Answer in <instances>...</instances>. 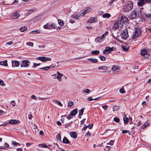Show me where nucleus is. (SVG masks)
I'll return each instance as SVG.
<instances>
[{
	"mask_svg": "<svg viewBox=\"0 0 151 151\" xmlns=\"http://www.w3.org/2000/svg\"><path fill=\"white\" fill-rule=\"evenodd\" d=\"M141 33L140 28H136L134 33L132 36L133 38H136L138 36L141 35Z\"/></svg>",
	"mask_w": 151,
	"mask_h": 151,
	"instance_id": "nucleus-3",
	"label": "nucleus"
},
{
	"mask_svg": "<svg viewBox=\"0 0 151 151\" xmlns=\"http://www.w3.org/2000/svg\"><path fill=\"white\" fill-rule=\"evenodd\" d=\"M20 14H19L17 12H15L11 16V18L13 19H17L20 17Z\"/></svg>",
	"mask_w": 151,
	"mask_h": 151,
	"instance_id": "nucleus-12",
	"label": "nucleus"
},
{
	"mask_svg": "<svg viewBox=\"0 0 151 151\" xmlns=\"http://www.w3.org/2000/svg\"><path fill=\"white\" fill-rule=\"evenodd\" d=\"M82 16H83V15L81 13L80 14L78 15L73 14L71 16V17L75 19H79V17Z\"/></svg>",
	"mask_w": 151,
	"mask_h": 151,
	"instance_id": "nucleus-19",
	"label": "nucleus"
},
{
	"mask_svg": "<svg viewBox=\"0 0 151 151\" xmlns=\"http://www.w3.org/2000/svg\"><path fill=\"white\" fill-rule=\"evenodd\" d=\"M122 27V25H121L117 20L115 22L113 26V29L114 30H116L117 29L120 30L121 29Z\"/></svg>",
	"mask_w": 151,
	"mask_h": 151,
	"instance_id": "nucleus-5",
	"label": "nucleus"
},
{
	"mask_svg": "<svg viewBox=\"0 0 151 151\" xmlns=\"http://www.w3.org/2000/svg\"><path fill=\"white\" fill-rule=\"evenodd\" d=\"M129 132V130H122V134H125V133L128 132Z\"/></svg>",
	"mask_w": 151,
	"mask_h": 151,
	"instance_id": "nucleus-58",
	"label": "nucleus"
},
{
	"mask_svg": "<svg viewBox=\"0 0 151 151\" xmlns=\"http://www.w3.org/2000/svg\"><path fill=\"white\" fill-rule=\"evenodd\" d=\"M99 53V51L98 50L93 51L91 52V54L94 55H96Z\"/></svg>",
	"mask_w": 151,
	"mask_h": 151,
	"instance_id": "nucleus-30",
	"label": "nucleus"
},
{
	"mask_svg": "<svg viewBox=\"0 0 151 151\" xmlns=\"http://www.w3.org/2000/svg\"><path fill=\"white\" fill-rule=\"evenodd\" d=\"M87 60H88L89 61L94 63H96L98 62L97 60L95 58H88Z\"/></svg>",
	"mask_w": 151,
	"mask_h": 151,
	"instance_id": "nucleus-23",
	"label": "nucleus"
},
{
	"mask_svg": "<svg viewBox=\"0 0 151 151\" xmlns=\"http://www.w3.org/2000/svg\"><path fill=\"white\" fill-rule=\"evenodd\" d=\"M30 62L28 60H22L21 63V67H27L30 65Z\"/></svg>",
	"mask_w": 151,
	"mask_h": 151,
	"instance_id": "nucleus-8",
	"label": "nucleus"
},
{
	"mask_svg": "<svg viewBox=\"0 0 151 151\" xmlns=\"http://www.w3.org/2000/svg\"><path fill=\"white\" fill-rule=\"evenodd\" d=\"M121 36L122 39H126L128 37L127 30H124L121 33Z\"/></svg>",
	"mask_w": 151,
	"mask_h": 151,
	"instance_id": "nucleus-7",
	"label": "nucleus"
},
{
	"mask_svg": "<svg viewBox=\"0 0 151 151\" xmlns=\"http://www.w3.org/2000/svg\"><path fill=\"white\" fill-rule=\"evenodd\" d=\"M56 138L59 141H61V137L60 134H58L56 137Z\"/></svg>",
	"mask_w": 151,
	"mask_h": 151,
	"instance_id": "nucleus-41",
	"label": "nucleus"
},
{
	"mask_svg": "<svg viewBox=\"0 0 151 151\" xmlns=\"http://www.w3.org/2000/svg\"><path fill=\"white\" fill-rule=\"evenodd\" d=\"M40 65V63H39L38 64L36 63H34L33 64V65L32 67L33 68H35L37 66Z\"/></svg>",
	"mask_w": 151,
	"mask_h": 151,
	"instance_id": "nucleus-49",
	"label": "nucleus"
},
{
	"mask_svg": "<svg viewBox=\"0 0 151 151\" xmlns=\"http://www.w3.org/2000/svg\"><path fill=\"white\" fill-rule=\"evenodd\" d=\"M0 85L2 86H5V84L4 83L3 81L0 79Z\"/></svg>",
	"mask_w": 151,
	"mask_h": 151,
	"instance_id": "nucleus-45",
	"label": "nucleus"
},
{
	"mask_svg": "<svg viewBox=\"0 0 151 151\" xmlns=\"http://www.w3.org/2000/svg\"><path fill=\"white\" fill-rule=\"evenodd\" d=\"M0 65H4L5 66H7L8 65L7 60H5L4 61L0 62Z\"/></svg>",
	"mask_w": 151,
	"mask_h": 151,
	"instance_id": "nucleus-21",
	"label": "nucleus"
},
{
	"mask_svg": "<svg viewBox=\"0 0 151 151\" xmlns=\"http://www.w3.org/2000/svg\"><path fill=\"white\" fill-rule=\"evenodd\" d=\"M141 54L145 58H148L150 55L148 52L146 50L144 49L141 50Z\"/></svg>",
	"mask_w": 151,
	"mask_h": 151,
	"instance_id": "nucleus-9",
	"label": "nucleus"
},
{
	"mask_svg": "<svg viewBox=\"0 0 151 151\" xmlns=\"http://www.w3.org/2000/svg\"><path fill=\"white\" fill-rule=\"evenodd\" d=\"M43 27L45 29H50L51 28V26L47 24L43 26Z\"/></svg>",
	"mask_w": 151,
	"mask_h": 151,
	"instance_id": "nucleus-33",
	"label": "nucleus"
},
{
	"mask_svg": "<svg viewBox=\"0 0 151 151\" xmlns=\"http://www.w3.org/2000/svg\"><path fill=\"white\" fill-rule=\"evenodd\" d=\"M103 17L104 18H109L111 17L110 14L108 13H105L103 15Z\"/></svg>",
	"mask_w": 151,
	"mask_h": 151,
	"instance_id": "nucleus-27",
	"label": "nucleus"
},
{
	"mask_svg": "<svg viewBox=\"0 0 151 151\" xmlns=\"http://www.w3.org/2000/svg\"><path fill=\"white\" fill-rule=\"evenodd\" d=\"M122 48L124 51H126L128 50L129 47L127 45H122Z\"/></svg>",
	"mask_w": 151,
	"mask_h": 151,
	"instance_id": "nucleus-28",
	"label": "nucleus"
},
{
	"mask_svg": "<svg viewBox=\"0 0 151 151\" xmlns=\"http://www.w3.org/2000/svg\"><path fill=\"white\" fill-rule=\"evenodd\" d=\"M97 21L96 18L94 17H91L88 20V22L90 23L96 22Z\"/></svg>",
	"mask_w": 151,
	"mask_h": 151,
	"instance_id": "nucleus-14",
	"label": "nucleus"
},
{
	"mask_svg": "<svg viewBox=\"0 0 151 151\" xmlns=\"http://www.w3.org/2000/svg\"><path fill=\"white\" fill-rule=\"evenodd\" d=\"M27 29V28L26 27H21L20 29V31L22 32H24Z\"/></svg>",
	"mask_w": 151,
	"mask_h": 151,
	"instance_id": "nucleus-36",
	"label": "nucleus"
},
{
	"mask_svg": "<svg viewBox=\"0 0 151 151\" xmlns=\"http://www.w3.org/2000/svg\"><path fill=\"white\" fill-rule=\"evenodd\" d=\"M17 144H18L16 142L13 141H12V145L14 146H16L17 145Z\"/></svg>",
	"mask_w": 151,
	"mask_h": 151,
	"instance_id": "nucleus-51",
	"label": "nucleus"
},
{
	"mask_svg": "<svg viewBox=\"0 0 151 151\" xmlns=\"http://www.w3.org/2000/svg\"><path fill=\"white\" fill-rule=\"evenodd\" d=\"M100 60L103 61H104L106 60V58L103 56H100L99 57Z\"/></svg>",
	"mask_w": 151,
	"mask_h": 151,
	"instance_id": "nucleus-47",
	"label": "nucleus"
},
{
	"mask_svg": "<svg viewBox=\"0 0 151 151\" xmlns=\"http://www.w3.org/2000/svg\"><path fill=\"white\" fill-rule=\"evenodd\" d=\"M70 136L74 138H76L77 137V134L76 132H70Z\"/></svg>",
	"mask_w": 151,
	"mask_h": 151,
	"instance_id": "nucleus-18",
	"label": "nucleus"
},
{
	"mask_svg": "<svg viewBox=\"0 0 151 151\" xmlns=\"http://www.w3.org/2000/svg\"><path fill=\"white\" fill-rule=\"evenodd\" d=\"M63 74H60L59 75H58L57 76V79L60 81H62L61 79V77L63 76Z\"/></svg>",
	"mask_w": 151,
	"mask_h": 151,
	"instance_id": "nucleus-31",
	"label": "nucleus"
},
{
	"mask_svg": "<svg viewBox=\"0 0 151 151\" xmlns=\"http://www.w3.org/2000/svg\"><path fill=\"white\" fill-rule=\"evenodd\" d=\"M95 41L97 42H101L104 40L100 36L97 37L95 39Z\"/></svg>",
	"mask_w": 151,
	"mask_h": 151,
	"instance_id": "nucleus-20",
	"label": "nucleus"
},
{
	"mask_svg": "<svg viewBox=\"0 0 151 151\" xmlns=\"http://www.w3.org/2000/svg\"><path fill=\"white\" fill-rule=\"evenodd\" d=\"M11 104L12 106H14L16 105V103L14 101H11Z\"/></svg>",
	"mask_w": 151,
	"mask_h": 151,
	"instance_id": "nucleus-53",
	"label": "nucleus"
},
{
	"mask_svg": "<svg viewBox=\"0 0 151 151\" xmlns=\"http://www.w3.org/2000/svg\"><path fill=\"white\" fill-rule=\"evenodd\" d=\"M31 98H32V99H33L35 100H36L37 99V97L35 96V95H32L31 96Z\"/></svg>",
	"mask_w": 151,
	"mask_h": 151,
	"instance_id": "nucleus-60",
	"label": "nucleus"
},
{
	"mask_svg": "<svg viewBox=\"0 0 151 151\" xmlns=\"http://www.w3.org/2000/svg\"><path fill=\"white\" fill-rule=\"evenodd\" d=\"M90 90L88 89H87L85 90H84L83 92L85 93H88L90 92Z\"/></svg>",
	"mask_w": 151,
	"mask_h": 151,
	"instance_id": "nucleus-54",
	"label": "nucleus"
},
{
	"mask_svg": "<svg viewBox=\"0 0 151 151\" xmlns=\"http://www.w3.org/2000/svg\"><path fill=\"white\" fill-rule=\"evenodd\" d=\"M145 16L147 18L150 17L151 16V14H145Z\"/></svg>",
	"mask_w": 151,
	"mask_h": 151,
	"instance_id": "nucleus-64",
	"label": "nucleus"
},
{
	"mask_svg": "<svg viewBox=\"0 0 151 151\" xmlns=\"http://www.w3.org/2000/svg\"><path fill=\"white\" fill-rule=\"evenodd\" d=\"M50 26L51 27H52L53 28H55L56 27L55 24L54 23L51 24V25Z\"/></svg>",
	"mask_w": 151,
	"mask_h": 151,
	"instance_id": "nucleus-61",
	"label": "nucleus"
},
{
	"mask_svg": "<svg viewBox=\"0 0 151 151\" xmlns=\"http://www.w3.org/2000/svg\"><path fill=\"white\" fill-rule=\"evenodd\" d=\"M119 106H114L113 108V111H116L119 110Z\"/></svg>",
	"mask_w": 151,
	"mask_h": 151,
	"instance_id": "nucleus-32",
	"label": "nucleus"
},
{
	"mask_svg": "<svg viewBox=\"0 0 151 151\" xmlns=\"http://www.w3.org/2000/svg\"><path fill=\"white\" fill-rule=\"evenodd\" d=\"M114 143V141L113 140H111L110 141L109 143H107V145H113Z\"/></svg>",
	"mask_w": 151,
	"mask_h": 151,
	"instance_id": "nucleus-52",
	"label": "nucleus"
},
{
	"mask_svg": "<svg viewBox=\"0 0 151 151\" xmlns=\"http://www.w3.org/2000/svg\"><path fill=\"white\" fill-rule=\"evenodd\" d=\"M71 116L72 115H71L70 114L68 116H67L66 115H64L62 116L61 117H63V116H66L68 119H70L72 118V117H71Z\"/></svg>",
	"mask_w": 151,
	"mask_h": 151,
	"instance_id": "nucleus-43",
	"label": "nucleus"
},
{
	"mask_svg": "<svg viewBox=\"0 0 151 151\" xmlns=\"http://www.w3.org/2000/svg\"><path fill=\"white\" fill-rule=\"evenodd\" d=\"M9 145L7 143L5 142L4 144V146L0 147V149L6 150L9 148Z\"/></svg>",
	"mask_w": 151,
	"mask_h": 151,
	"instance_id": "nucleus-16",
	"label": "nucleus"
},
{
	"mask_svg": "<svg viewBox=\"0 0 151 151\" xmlns=\"http://www.w3.org/2000/svg\"><path fill=\"white\" fill-rule=\"evenodd\" d=\"M51 60V58L48 57H45V62H46L47 61H50Z\"/></svg>",
	"mask_w": 151,
	"mask_h": 151,
	"instance_id": "nucleus-56",
	"label": "nucleus"
},
{
	"mask_svg": "<svg viewBox=\"0 0 151 151\" xmlns=\"http://www.w3.org/2000/svg\"><path fill=\"white\" fill-rule=\"evenodd\" d=\"M78 112V109H75L71 111L70 113V115L72 116H74L77 114Z\"/></svg>",
	"mask_w": 151,
	"mask_h": 151,
	"instance_id": "nucleus-17",
	"label": "nucleus"
},
{
	"mask_svg": "<svg viewBox=\"0 0 151 151\" xmlns=\"http://www.w3.org/2000/svg\"><path fill=\"white\" fill-rule=\"evenodd\" d=\"M107 67L105 66H102L99 67L98 69L99 70H106L107 69Z\"/></svg>",
	"mask_w": 151,
	"mask_h": 151,
	"instance_id": "nucleus-26",
	"label": "nucleus"
},
{
	"mask_svg": "<svg viewBox=\"0 0 151 151\" xmlns=\"http://www.w3.org/2000/svg\"><path fill=\"white\" fill-rule=\"evenodd\" d=\"M133 7V3L132 1H128L124 6L123 9L125 12H128L131 10Z\"/></svg>",
	"mask_w": 151,
	"mask_h": 151,
	"instance_id": "nucleus-1",
	"label": "nucleus"
},
{
	"mask_svg": "<svg viewBox=\"0 0 151 151\" xmlns=\"http://www.w3.org/2000/svg\"><path fill=\"white\" fill-rule=\"evenodd\" d=\"M139 16L138 11L135 10L132 12L131 13L130 18L131 19H134Z\"/></svg>",
	"mask_w": 151,
	"mask_h": 151,
	"instance_id": "nucleus-4",
	"label": "nucleus"
},
{
	"mask_svg": "<svg viewBox=\"0 0 151 151\" xmlns=\"http://www.w3.org/2000/svg\"><path fill=\"white\" fill-rule=\"evenodd\" d=\"M119 92L120 93H124L125 92V91L123 88H121L119 90Z\"/></svg>",
	"mask_w": 151,
	"mask_h": 151,
	"instance_id": "nucleus-50",
	"label": "nucleus"
},
{
	"mask_svg": "<svg viewBox=\"0 0 151 151\" xmlns=\"http://www.w3.org/2000/svg\"><path fill=\"white\" fill-rule=\"evenodd\" d=\"M58 23L60 25V26H63L64 25V23H63V21L62 20H58Z\"/></svg>",
	"mask_w": 151,
	"mask_h": 151,
	"instance_id": "nucleus-40",
	"label": "nucleus"
},
{
	"mask_svg": "<svg viewBox=\"0 0 151 151\" xmlns=\"http://www.w3.org/2000/svg\"><path fill=\"white\" fill-rule=\"evenodd\" d=\"M87 100L88 101H90L91 100H92L93 99H92V98L91 97L89 96L88 97V98H87Z\"/></svg>",
	"mask_w": 151,
	"mask_h": 151,
	"instance_id": "nucleus-63",
	"label": "nucleus"
},
{
	"mask_svg": "<svg viewBox=\"0 0 151 151\" xmlns=\"http://www.w3.org/2000/svg\"><path fill=\"white\" fill-rule=\"evenodd\" d=\"M55 103L56 104H58V105L61 106H63V104H62L59 101H58V100H55Z\"/></svg>",
	"mask_w": 151,
	"mask_h": 151,
	"instance_id": "nucleus-46",
	"label": "nucleus"
},
{
	"mask_svg": "<svg viewBox=\"0 0 151 151\" xmlns=\"http://www.w3.org/2000/svg\"><path fill=\"white\" fill-rule=\"evenodd\" d=\"M111 69L112 70H116L119 69V66L117 65L113 66L112 68Z\"/></svg>",
	"mask_w": 151,
	"mask_h": 151,
	"instance_id": "nucleus-38",
	"label": "nucleus"
},
{
	"mask_svg": "<svg viewBox=\"0 0 151 151\" xmlns=\"http://www.w3.org/2000/svg\"><path fill=\"white\" fill-rule=\"evenodd\" d=\"M50 68V67L46 66L43 68H39L40 69L44 70H47Z\"/></svg>",
	"mask_w": 151,
	"mask_h": 151,
	"instance_id": "nucleus-42",
	"label": "nucleus"
},
{
	"mask_svg": "<svg viewBox=\"0 0 151 151\" xmlns=\"http://www.w3.org/2000/svg\"><path fill=\"white\" fill-rule=\"evenodd\" d=\"M17 120L15 119H11L10 120L9 122L8 123H9L11 124H14L17 123ZM8 124V123H7L6 124H4L3 125L4 126H6V124Z\"/></svg>",
	"mask_w": 151,
	"mask_h": 151,
	"instance_id": "nucleus-15",
	"label": "nucleus"
},
{
	"mask_svg": "<svg viewBox=\"0 0 151 151\" xmlns=\"http://www.w3.org/2000/svg\"><path fill=\"white\" fill-rule=\"evenodd\" d=\"M91 11V8L90 7H87L85 8L84 11H81L80 13H81V14L83 16H84L87 13Z\"/></svg>",
	"mask_w": 151,
	"mask_h": 151,
	"instance_id": "nucleus-10",
	"label": "nucleus"
},
{
	"mask_svg": "<svg viewBox=\"0 0 151 151\" xmlns=\"http://www.w3.org/2000/svg\"><path fill=\"white\" fill-rule=\"evenodd\" d=\"M84 109L83 108L79 111V115L81 116L83 114Z\"/></svg>",
	"mask_w": 151,
	"mask_h": 151,
	"instance_id": "nucleus-37",
	"label": "nucleus"
},
{
	"mask_svg": "<svg viewBox=\"0 0 151 151\" xmlns=\"http://www.w3.org/2000/svg\"><path fill=\"white\" fill-rule=\"evenodd\" d=\"M108 106L106 105L104 106H102V108L104 109L105 110H106L107 109V108L108 107Z\"/></svg>",
	"mask_w": 151,
	"mask_h": 151,
	"instance_id": "nucleus-59",
	"label": "nucleus"
},
{
	"mask_svg": "<svg viewBox=\"0 0 151 151\" xmlns=\"http://www.w3.org/2000/svg\"><path fill=\"white\" fill-rule=\"evenodd\" d=\"M12 63L13 67H18L20 65L19 61L16 60H12Z\"/></svg>",
	"mask_w": 151,
	"mask_h": 151,
	"instance_id": "nucleus-13",
	"label": "nucleus"
},
{
	"mask_svg": "<svg viewBox=\"0 0 151 151\" xmlns=\"http://www.w3.org/2000/svg\"><path fill=\"white\" fill-rule=\"evenodd\" d=\"M36 60H39L42 62H45V57H40L36 58Z\"/></svg>",
	"mask_w": 151,
	"mask_h": 151,
	"instance_id": "nucleus-22",
	"label": "nucleus"
},
{
	"mask_svg": "<svg viewBox=\"0 0 151 151\" xmlns=\"http://www.w3.org/2000/svg\"><path fill=\"white\" fill-rule=\"evenodd\" d=\"M123 120L125 124H127V123L128 122V119L126 115L123 116Z\"/></svg>",
	"mask_w": 151,
	"mask_h": 151,
	"instance_id": "nucleus-25",
	"label": "nucleus"
},
{
	"mask_svg": "<svg viewBox=\"0 0 151 151\" xmlns=\"http://www.w3.org/2000/svg\"><path fill=\"white\" fill-rule=\"evenodd\" d=\"M32 145V144L31 143H26V146L27 147H29Z\"/></svg>",
	"mask_w": 151,
	"mask_h": 151,
	"instance_id": "nucleus-62",
	"label": "nucleus"
},
{
	"mask_svg": "<svg viewBox=\"0 0 151 151\" xmlns=\"http://www.w3.org/2000/svg\"><path fill=\"white\" fill-rule=\"evenodd\" d=\"M108 33L109 32L108 31H106L104 34L102 35L101 36H100L102 38L103 40H104L105 37L107 35Z\"/></svg>",
	"mask_w": 151,
	"mask_h": 151,
	"instance_id": "nucleus-29",
	"label": "nucleus"
},
{
	"mask_svg": "<svg viewBox=\"0 0 151 151\" xmlns=\"http://www.w3.org/2000/svg\"><path fill=\"white\" fill-rule=\"evenodd\" d=\"M73 102L72 101H69L68 102V107H71L73 105Z\"/></svg>",
	"mask_w": 151,
	"mask_h": 151,
	"instance_id": "nucleus-35",
	"label": "nucleus"
},
{
	"mask_svg": "<svg viewBox=\"0 0 151 151\" xmlns=\"http://www.w3.org/2000/svg\"><path fill=\"white\" fill-rule=\"evenodd\" d=\"M151 1V0H139L137 3L138 5L139 6H141L147 2Z\"/></svg>",
	"mask_w": 151,
	"mask_h": 151,
	"instance_id": "nucleus-11",
	"label": "nucleus"
},
{
	"mask_svg": "<svg viewBox=\"0 0 151 151\" xmlns=\"http://www.w3.org/2000/svg\"><path fill=\"white\" fill-rule=\"evenodd\" d=\"M40 31L39 30H36L35 31H32L30 32V33H33L35 34H36L37 33H40Z\"/></svg>",
	"mask_w": 151,
	"mask_h": 151,
	"instance_id": "nucleus-39",
	"label": "nucleus"
},
{
	"mask_svg": "<svg viewBox=\"0 0 151 151\" xmlns=\"http://www.w3.org/2000/svg\"><path fill=\"white\" fill-rule=\"evenodd\" d=\"M26 44L28 46H31L32 47H33L34 45L33 43L31 42H28L26 43Z\"/></svg>",
	"mask_w": 151,
	"mask_h": 151,
	"instance_id": "nucleus-44",
	"label": "nucleus"
},
{
	"mask_svg": "<svg viewBox=\"0 0 151 151\" xmlns=\"http://www.w3.org/2000/svg\"><path fill=\"white\" fill-rule=\"evenodd\" d=\"M38 147H41L47 148V145L45 144H40L38 145Z\"/></svg>",
	"mask_w": 151,
	"mask_h": 151,
	"instance_id": "nucleus-34",
	"label": "nucleus"
},
{
	"mask_svg": "<svg viewBox=\"0 0 151 151\" xmlns=\"http://www.w3.org/2000/svg\"><path fill=\"white\" fill-rule=\"evenodd\" d=\"M117 20L120 24L122 25V26H123V24H124L125 23H127L128 21L127 18L122 15H120L119 16Z\"/></svg>",
	"mask_w": 151,
	"mask_h": 151,
	"instance_id": "nucleus-2",
	"label": "nucleus"
},
{
	"mask_svg": "<svg viewBox=\"0 0 151 151\" xmlns=\"http://www.w3.org/2000/svg\"><path fill=\"white\" fill-rule=\"evenodd\" d=\"M115 49L114 47L111 48L109 47H106L103 51V53L105 54H108Z\"/></svg>",
	"mask_w": 151,
	"mask_h": 151,
	"instance_id": "nucleus-6",
	"label": "nucleus"
},
{
	"mask_svg": "<svg viewBox=\"0 0 151 151\" xmlns=\"http://www.w3.org/2000/svg\"><path fill=\"white\" fill-rule=\"evenodd\" d=\"M13 42L12 41H10L9 42H7L6 43V45H11L13 44Z\"/></svg>",
	"mask_w": 151,
	"mask_h": 151,
	"instance_id": "nucleus-55",
	"label": "nucleus"
},
{
	"mask_svg": "<svg viewBox=\"0 0 151 151\" xmlns=\"http://www.w3.org/2000/svg\"><path fill=\"white\" fill-rule=\"evenodd\" d=\"M93 124H90L89 125H88V126H86V127H87V128L88 127L89 129H91L92 128V127H93Z\"/></svg>",
	"mask_w": 151,
	"mask_h": 151,
	"instance_id": "nucleus-57",
	"label": "nucleus"
},
{
	"mask_svg": "<svg viewBox=\"0 0 151 151\" xmlns=\"http://www.w3.org/2000/svg\"><path fill=\"white\" fill-rule=\"evenodd\" d=\"M63 142L65 144H69L70 142L66 137H64L63 139Z\"/></svg>",
	"mask_w": 151,
	"mask_h": 151,
	"instance_id": "nucleus-24",
	"label": "nucleus"
},
{
	"mask_svg": "<svg viewBox=\"0 0 151 151\" xmlns=\"http://www.w3.org/2000/svg\"><path fill=\"white\" fill-rule=\"evenodd\" d=\"M114 120L116 122L118 123L119 121V118L115 117L114 119Z\"/></svg>",
	"mask_w": 151,
	"mask_h": 151,
	"instance_id": "nucleus-48",
	"label": "nucleus"
}]
</instances>
